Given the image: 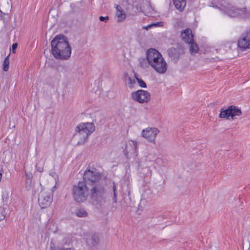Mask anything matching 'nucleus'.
Segmentation results:
<instances>
[{"mask_svg":"<svg viewBox=\"0 0 250 250\" xmlns=\"http://www.w3.org/2000/svg\"><path fill=\"white\" fill-rule=\"evenodd\" d=\"M52 201V195L44 189L41 191L39 194L38 202L42 208L49 207Z\"/></svg>","mask_w":250,"mask_h":250,"instance_id":"nucleus-9","label":"nucleus"},{"mask_svg":"<svg viewBox=\"0 0 250 250\" xmlns=\"http://www.w3.org/2000/svg\"><path fill=\"white\" fill-rule=\"evenodd\" d=\"M153 26L152 24H149L147 26H144L143 27V29H145L146 30H148V29H149L150 28H151L152 26Z\"/></svg>","mask_w":250,"mask_h":250,"instance_id":"nucleus-34","label":"nucleus"},{"mask_svg":"<svg viewBox=\"0 0 250 250\" xmlns=\"http://www.w3.org/2000/svg\"><path fill=\"white\" fill-rule=\"evenodd\" d=\"M75 214L78 217H86L88 216V212L83 208H77L75 211Z\"/></svg>","mask_w":250,"mask_h":250,"instance_id":"nucleus-20","label":"nucleus"},{"mask_svg":"<svg viewBox=\"0 0 250 250\" xmlns=\"http://www.w3.org/2000/svg\"><path fill=\"white\" fill-rule=\"evenodd\" d=\"M25 185L26 189L30 190L32 188V180L25 181Z\"/></svg>","mask_w":250,"mask_h":250,"instance_id":"nucleus-28","label":"nucleus"},{"mask_svg":"<svg viewBox=\"0 0 250 250\" xmlns=\"http://www.w3.org/2000/svg\"><path fill=\"white\" fill-rule=\"evenodd\" d=\"M89 194V188L84 182H80L73 187V197L74 200L78 203L85 201Z\"/></svg>","mask_w":250,"mask_h":250,"instance_id":"nucleus-4","label":"nucleus"},{"mask_svg":"<svg viewBox=\"0 0 250 250\" xmlns=\"http://www.w3.org/2000/svg\"><path fill=\"white\" fill-rule=\"evenodd\" d=\"M182 40L187 43H190L193 41V35L191 30L187 29L183 30L181 33Z\"/></svg>","mask_w":250,"mask_h":250,"instance_id":"nucleus-15","label":"nucleus"},{"mask_svg":"<svg viewBox=\"0 0 250 250\" xmlns=\"http://www.w3.org/2000/svg\"><path fill=\"white\" fill-rule=\"evenodd\" d=\"M175 8L180 12H182L186 5V0H173Z\"/></svg>","mask_w":250,"mask_h":250,"instance_id":"nucleus-18","label":"nucleus"},{"mask_svg":"<svg viewBox=\"0 0 250 250\" xmlns=\"http://www.w3.org/2000/svg\"><path fill=\"white\" fill-rule=\"evenodd\" d=\"M71 241L70 238L68 236H66L62 239V242L64 245L69 244Z\"/></svg>","mask_w":250,"mask_h":250,"instance_id":"nucleus-30","label":"nucleus"},{"mask_svg":"<svg viewBox=\"0 0 250 250\" xmlns=\"http://www.w3.org/2000/svg\"><path fill=\"white\" fill-rule=\"evenodd\" d=\"M113 201L115 203H116L117 202V191L116 187L115 186V184H114L113 186Z\"/></svg>","mask_w":250,"mask_h":250,"instance_id":"nucleus-29","label":"nucleus"},{"mask_svg":"<svg viewBox=\"0 0 250 250\" xmlns=\"http://www.w3.org/2000/svg\"><path fill=\"white\" fill-rule=\"evenodd\" d=\"M131 99L140 104L147 103L151 99L150 93L145 90H138L131 94Z\"/></svg>","mask_w":250,"mask_h":250,"instance_id":"nucleus-7","label":"nucleus"},{"mask_svg":"<svg viewBox=\"0 0 250 250\" xmlns=\"http://www.w3.org/2000/svg\"><path fill=\"white\" fill-rule=\"evenodd\" d=\"M151 67L158 73L160 74L165 73L167 69V63L163 57L159 58Z\"/></svg>","mask_w":250,"mask_h":250,"instance_id":"nucleus-13","label":"nucleus"},{"mask_svg":"<svg viewBox=\"0 0 250 250\" xmlns=\"http://www.w3.org/2000/svg\"><path fill=\"white\" fill-rule=\"evenodd\" d=\"M238 45L243 50L250 48V29L242 35L238 41Z\"/></svg>","mask_w":250,"mask_h":250,"instance_id":"nucleus-12","label":"nucleus"},{"mask_svg":"<svg viewBox=\"0 0 250 250\" xmlns=\"http://www.w3.org/2000/svg\"><path fill=\"white\" fill-rule=\"evenodd\" d=\"M136 79L140 87L142 88H146L147 87L146 83L142 79H139L137 77H136Z\"/></svg>","mask_w":250,"mask_h":250,"instance_id":"nucleus-25","label":"nucleus"},{"mask_svg":"<svg viewBox=\"0 0 250 250\" xmlns=\"http://www.w3.org/2000/svg\"><path fill=\"white\" fill-rule=\"evenodd\" d=\"M99 20L101 21H105V22L106 21H107L108 20H109V17L108 16H106V17H103V16H101L100 18H99Z\"/></svg>","mask_w":250,"mask_h":250,"instance_id":"nucleus-31","label":"nucleus"},{"mask_svg":"<svg viewBox=\"0 0 250 250\" xmlns=\"http://www.w3.org/2000/svg\"><path fill=\"white\" fill-rule=\"evenodd\" d=\"M6 216L5 208L3 207H0V221L3 220Z\"/></svg>","mask_w":250,"mask_h":250,"instance_id":"nucleus-24","label":"nucleus"},{"mask_svg":"<svg viewBox=\"0 0 250 250\" xmlns=\"http://www.w3.org/2000/svg\"><path fill=\"white\" fill-rule=\"evenodd\" d=\"M159 131L155 127L146 128L142 131V136L150 142H154L156 137Z\"/></svg>","mask_w":250,"mask_h":250,"instance_id":"nucleus-11","label":"nucleus"},{"mask_svg":"<svg viewBox=\"0 0 250 250\" xmlns=\"http://www.w3.org/2000/svg\"><path fill=\"white\" fill-rule=\"evenodd\" d=\"M9 56H7L3 62V69L5 71H7L9 68Z\"/></svg>","mask_w":250,"mask_h":250,"instance_id":"nucleus-23","label":"nucleus"},{"mask_svg":"<svg viewBox=\"0 0 250 250\" xmlns=\"http://www.w3.org/2000/svg\"><path fill=\"white\" fill-rule=\"evenodd\" d=\"M106 186L107 182L105 179H101L99 182L92 184L89 191L91 198L99 202L104 200L106 196Z\"/></svg>","mask_w":250,"mask_h":250,"instance_id":"nucleus-3","label":"nucleus"},{"mask_svg":"<svg viewBox=\"0 0 250 250\" xmlns=\"http://www.w3.org/2000/svg\"><path fill=\"white\" fill-rule=\"evenodd\" d=\"M116 16L117 18V21L118 22L124 21L126 19V14L125 12L122 9L120 5H116Z\"/></svg>","mask_w":250,"mask_h":250,"instance_id":"nucleus-16","label":"nucleus"},{"mask_svg":"<svg viewBox=\"0 0 250 250\" xmlns=\"http://www.w3.org/2000/svg\"><path fill=\"white\" fill-rule=\"evenodd\" d=\"M74 135L78 145L84 144L87 140L89 136L95 130V126L92 123L80 124L76 128Z\"/></svg>","mask_w":250,"mask_h":250,"instance_id":"nucleus-2","label":"nucleus"},{"mask_svg":"<svg viewBox=\"0 0 250 250\" xmlns=\"http://www.w3.org/2000/svg\"><path fill=\"white\" fill-rule=\"evenodd\" d=\"M51 45L52 54L56 59L67 60L70 58L71 48L64 36H56L51 41Z\"/></svg>","mask_w":250,"mask_h":250,"instance_id":"nucleus-1","label":"nucleus"},{"mask_svg":"<svg viewBox=\"0 0 250 250\" xmlns=\"http://www.w3.org/2000/svg\"><path fill=\"white\" fill-rule=\"evenodd\" d=\"M156 24H158V23H156V24H152V25H153V26L154 25H156Z\"/></svg>","mask_w":250,"mask_h":250,"instance_id":"nucleus-36","label":"nucleus"},{"mask_svg":"<svg viewBox=\"0 0 250 250\" xmlns=\"http://www.w3.org/2000/svg\"><path fill=\"white\" fill-rule=\"evenodd\" d=\"M190 51L191 53H197L198 51V47L197 45L194 42V40L190 43Z\"/></svg>","mask_w":250,"mask_h":250,"instance_id":"nucleus-22","label":"nucleus"},{"mask_svg":"<svg viewBox=\"0 0 250 250\" xmlns=\"http://www.w3.org/2000/svg\"><path fill=\"white\" fill-rule=\"evenodd\" d=\"M169 57L174 62H176L179 57V53L178 51L174 48H171L167 51Z\"/></svg>","mask_w":250,"mask_h":250,"instance_id":"nucleus-17","label":"nucleus"},{"mask_svg":"<svg viewBox=\"0 0 250 250\" xmlns=\"http://www.w3.org/2000/svg\"><path fill=\"white\" fill-rule=\"evenodd\" d=\"M17 46H18L17 43H14L13 44V45H12V52L13 53H15V52H16L15 50L17 48Z\"/></svg>","mask_w":250,"mask_h":250,"instance_id":"nucleus-32","label":"nucleus"},{"mask_svg":"<svg viewBox=\"0 0 250 250\" xmlns=\"http://www.w3.org/2000/svg\"><path fill=\"white\" fill-rule=\"evenodd\" d=\"M219 9L230 17H239L246 18L250 16V11L246 8L237 9L229 4L221 5Z\"/></svg>","mask_w":250,"mask_h":250,"instance_id":"nucleus-5","label":"nucleus"},{"mask_svg":"<svg viewBox=\"0 0 250 250\" xmlns=\"http://www.w3.org/2000/svg\"><path fill=\"white\" fill-rule=\"evenodd\" d=\"M146 59L151 66L154 64L159 58H162V55L155 49L151 48L148 49L146 54Z\"/></svg>","mask_w":250,"mask_h":250,"instance_id":"nucleus-10","label":"nucleus"},{"mask_svg":"<svg viewBox=\"0 0 250 250\" xmlns=\"http://www.w3.org/2000/svg\"><path fill=\"white\" fill-rule=\"evenodd\" d=\"M124 81L130 88H132L136 83L135 79L131 78L126 73L124 74Z\"/></svg>","mask_w":250,"mask_h":250,"instance_id":"nucleus-19","label":"nucleus"},{"mask_svg":"<svg viewBox=\"0 0 250 250\" xmlns=\"http://www.w3.org/2000/svg\"><path fill=\"white\" fill-rule=\"evenodd\" d=\"M86 243L90 246L97 245L99 241V238L96 234H89L85 233L84 235Z\"/></svg>","mask_w":250,"mask_h":250,"instance_id":"nucleus-14","label":"nucleus"},{"mask_svg":"<svg viewBox=\"0 0 250 250\" xmlns=\"http://www.w3.org/2000/svg\"><path fill=\"white\" fill-rule=\"evenodd\" d=\"M241 115L242 112L239 108L236 106L230 105L225 110L221 109L219 117L229 119L230 117L232 119H234L235 116Z\"/></svg>","mask_w":250,"mask_h":250,"instance_id":"nucleus-8","label":"nucleus"},{"mask_svg":"<svg viewBox=\"0 0 250 250\" xmlns=\"http://www.w3.org/2000/svg\"><path fill=\"white\" fill-rule=\"evenodd\" d=\"M131 145H132L133 146V147H134V149H137V142L136 141H131Z\"/></svg>","mask_w":250,"mask_h":250,"instance_id":"nucleus-33","label":"nucleus"},{"mask_svg":"<svg viewBox=\"0 0 250 250\" xmlns=\"http://www.w3.org/2000/svg\"><path fill=\"white\" fill-rule=\"evenodd\" d=\"M248 250H250V246H249V249Z\"/></svg>","mask_w":250,"mask_h":250,"instance_id":"nucleus-35","label":"nucleus"},{"mask_svg":"<svg viewBox=\"0 0 250 250\" xmlns=\"http://www.w3.org/2000/svg\"><path fill=\"white\" fill-rule=\"evenodd\" d=\"M51 250H75L72 248H66L64 247H51Z\"/></svg>","mask_w":250,"mask_h":250,"instance_id":"nucleus-26","label":"nucleus"},{"mask_svg":"<svg viewBox=\"0 0 250 250\" xmlns=\"http://www.w3.org/2000/svg\"><path fill=\"white\" fill-rule=\"evenodd\" d=\"M44 161L43 160L39 161L38 163L36 165V168L37 171L40 172H42L43 170V165Z\"/></svg>","mask_w":250,"mask_h":250,"instance_id":"nucleus-21","label":"nucleus"},{"mask_svg":"<svg viewBox=\"0 0 250 250\" xmlns=\"http://www.w3.org/2000/svg\"><path fill=\"white\" fill-rule=\"evenodd\" d=\"M33 175L30 171H25V181L32 180Z\"/></svg>","mask_w":250,"mask_h":250,"instance_id":"nucleus-27","label":"nucleus"},{"mask_svg":"<svg viewBox=\"0 0 250 250\" xmlns=\"http://www.w3.org/2000/svg\"><path fill=\"white\" fill-rule=\"evenodd\" d=\"M83 178L85 183L87 182L92 184V185L99 182L101 179H105L101 176L95 168L86 170L83 174Z\"/></svg>","mask_w":250,"mask_h":250,"instance_id":"nucleus-6","label":"nucleus"}]
</instances>
